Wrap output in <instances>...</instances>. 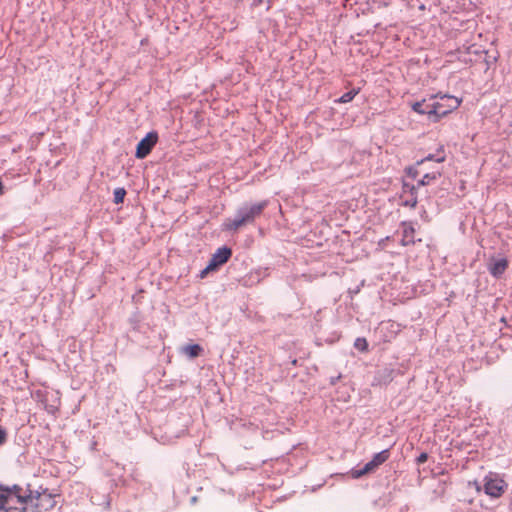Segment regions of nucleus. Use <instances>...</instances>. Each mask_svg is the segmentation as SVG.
Segmentation results:
<instances>
[{"label":"nucleus","instance_id":"ddd939ff","mask_svg":"<svg viewBox=\"0 0 512 512\" xmlns=\"http://www.w3.org/2000/svg\"><path fill=\"white\" fill-rule=\"evenodd\" d=\"M202 348L198 344L188 345L184 348V352L190 358H195L200 355Z\"/></svg>","mask_w":512,"mask_h":512},{"label":"nucleus","instance_id":"1a4fd4ad","mask_svg":"<svg viewBox=\"0 0 512 512\" xmlns=\"http://www.w3.org/2000/svg\"><path fill=\"white\" fill-rule=\"evenodd\" d=\"M401 199H402V205L410 207V208H415L417 205V202H418L416 192H415V187L405 184L403 186V192L401 195Z\"/></svg>","mask_w":512,"mask_h":512},{"label":"nucleus","instance_id":"5701e85b","mask_svg":"<svg viewBox=\"0 0 512 512\" xmlns=\"http://www.w3.org/2000/svg\"><path fill=\"white\" fill-rule=\"evenodd\" d=\"M475 488H476V491H481V486L478 484V483H475Z\"/></svg>","mask_w":512,"mask_h":512},{"label":"nucleus","instance_id":"6ab92c4d","mask_svg":"<svg viewBox=\"0 0 512 512\" xmlns=\"http://www.w3.org/2000/svg\"><path fill=\"white\" fill-rule=\"evenodd\" d=\"M7 440V433L6 431L0 427V445H3Z\"/></svg>","mask_w":512,"mask_h":512},{"label":"nucleus","instance_id":"0eeeda50","mask_svg":"<svg viewBox=\"0 0 512 512\" xmlns=\"http://www.w3.org/2000/svg\"><path fill=\"white\" fill-rule=\"evenodd\" d=\"M232 250L226 246L218 248L212 255L208 266L202 271V275H205L209 271L217 269L219 266L225 264L231 257Z\"/></svg>","mask_w":512,"mask_h":512},{"label":"nucleus","instance_id":"20e7f679","mask_svg":"<svg viewBox=\"0 0 512 512\" xmlns=\"http://www.w3.org/2000/svg\"><path fill=\"white\" fill-rule=\"evenodd\" d=\"M507 488V482L497 473L490 472L483 479V490L491 498L502 497Z\"/></svg>","mask_w":512,"mask_h":512},{"label":"nucleus","instance_id":"f3484780","mask_svg":"<svg viewBox=\"0 0 512 512\" xmlns=\"http://www.w3.org/2000/svg\"><path fill=\"white\" fill-rule=\"evenodd\" d=\"M427 460H428V454H427L426 452H423V453H421V454L416 458V463H417L418 465H420V464L425 463Z\"/></svg>","mask_w":512,"mask_h":512},{"label":"nucleus","instance_id":"f8f14e48","mask_svg":"<svg viewBox=\"0 0 512 512\" xmlns=\"http://www.w3.org/2000/svg\"><path fill=\"white\" fill-rule=\"evenodd\" d=\"M440 176V171H432L431 173H425L422 179L419 181V185H428L431 181L436 180Z\"/></svg>","mask_w":512,"mask_h":512},{"label":"nucleus","instance_id":"7ed1b4c3","mask_svg":"<svg viewBox=\"0 0 512 512\" xmlns=\"http://www.w3.org/2000/svg\"><path fill=\"white\" fill-rule=\"evenodd\" d=\"M55 496L47 491L30 492L28 494V504L24 506L26 512H50L56 507Z\"/></svg>","mask_w":512,"mask_h":512},{"label":"nucleus","instance_id":"4be33fe9","mask_svg":"<svg viewBox=\"0 0 512 512\" xmlns=\"http://www.w3.org/2000/svg\"><path fill=\"white\" fill-rule=\"evenodd\" d=\"M432 96H444V97H447V96H450V95L449 94L437 93V94H433Z\"/></svg>","mask_w":512,"mask_h":512},{"label":"nucleus","instance_id":"412c9836","mask_svg":"<svg viewBox=\"0 0 512 512\" xmlns=\"http://www.w3.org/2000/svg\"><path fill=\"white\" fill-rule=\"evenodd\" d=\"M353 98H344V97H341L338 99V102H341V103H346V102H349L351 101Z\"/></svg>","mask_w":512,"mask_h":512},{"label":"nucleus","instance_id":"a211bd4d","mask_svg":"<svg viewBox=\"0 0 512 512\" xmlns=\"http://www.w3.org/2000/svg\"><path fill=\"white\" fill-rule=\"evenodd\" d=\"M1 509H4L5 511H7V504H6V500H5L4 491H2V493L0 494V510Z\"/></svg>","mask_w":512,"mask_h":512},{"label":"nucleus","instance_id":"9d476101","mask_svg":"<svg viewBox=\"0 0 512 512\" xmlns=\"http://www.w3.org/2000/svg\"><path fill=\"white\" fill-rule=\"evenodd\" d=\"M401 226H402V233H403V236H402V239H401V244L403 246H407L409 244L414 243L415 229H414L412 223H410V222H403L401 224Z\"/></svg>","mask_w":512,"mask_h":512},{"label":"nucleus","instance_id":"f257e3e1","mask_svg":"<svg viewBox=\"0 0 512 512\" xmlns=\"http://www.w3.org/2000/svg\"><path fill=\"white\" fill-rule=\"evenodd\" d=\"M441 102L435 101L436 98H423L422 101L416 102L412 105L413 109L420 114H427L439 119L447 115L453 109H456L461 104V98H439Z\"/></svg>","mask_w":512,"mask_h":512},{"label":"nucleus","instance_id":"9b49d317","mask_svg":"<svg viewBox=\"0 0 512 512\" xmlns=\"http://www.w3.org/2000/svg\"><path fill=\"white\" fill-rule=\"evenodd\" d=\"M508 267V261L505 258L499 259L490 265L489 271L494 277L501 276Z\"/></svg>","mask_w":512,"mask_h":512},{"label":"nucleus","instance_id":"6e6552de","mask_svg":"<svg viewBox=\"0 0 512 512\" xmlns=\"http://www.w3.org/2000/svg\"><path fill=\"white\" fill-rule=\"evenodd\" d=\"M158 141V135L156 132H150L148 133L138 144L136 147V154L135 156L138 159H143L146 156H148L153 149V147L156 145Z\"/></svg>","mask_w":512,"mask_h":512},{"label":"nucleus","instance_id":"f03ea898","mask_svg":"<svg viewBox=\"0 0 512 512\" xmlns=\"http://www.w3.org/2000/svg\"><path fill=\"white\" fill-rule=\"evenodd\" d=\"M267 205L268 201L263 200L250 206L240 208L233 219H226L224 221L223 230L237 231L245 225L252 224L256 218L261 216Z\"/></svg>","mask_w":512,"mask_h":512},{"label":"nucleus","instance_id":"aec40b11","mask_svg":"<svg viewBox=\"0 0 512 512\" xmlns=\"http://www.w3.org/2000/svg\"><path fill=\"white\" fill-rule=\"evenodd\" d=\"M358 94V91L352 90L344 93L342 96L348 97V96H356Z\"/></svg>","mask_w":512,"mask_h":512},{"label":"nucleus","instance_id":"dca6fc26","mask_svg":"<svg viewBox=\"0 0 512 512\" xmlns=\"http://www.w3.org/2000/svg\"><path fill=\"white\" fill-rule=\"evenodd\" d=\"M445 160V155L444 153L442 152L440 156L436 157L434 155H428L426 158H424L423 160H421L420 162H418V165L421 166L423 165L424 163H426L427 161H435L437 163H441Z\"/></svg>","mask_w":512,"mask_h":512},{"label":"nucleus","instance_id":"423d86ee","mask_svg":"<svg viewBox=\"0 0 512 512\" xmlns=\"http://www.w3.org/2000/svg\"><path fill=\"white\" fill-rule=\"evenodd\" d=\"M390 456L388 449H385L375 454L371 461L366 463L362 469L352 470L351 475L353 478H360L368 473L375 471L381 464L386 462Z\"/></svg>","mask_w":512,"mask_h":512},{"label":"nucleus","instance_id":"4468645a","mask_svg":"<svg viewBox=\"0 0 512 512\" xmlns=\"http://www.w3.org/2000/svg\"><path fill=\"white\" fill-rule=\"evenodd\" d=\"M126 190L124 188H116L114 190V203L121 204L124 201Z\"/></svg>","mask_w":512,"mask_h":512},{"label":"nucleus","instance_id":"2eb2a0df","mask_svg":"<svg viewBox=\"0 0 512 512\" xmlns=\"http://www.w3.org/2000/svg\"><path fill=\"white\" fill-rule=\"evenodd\" d=\"M354 347L359 351L366 352L368 350V342L365 338L359 337L355 340Z\"/></svg>","mask_w":512,"mask_h":512},{"label":"nucleus","instance_id":"39448f33","mask_svg":"<svg viewBox=\"0 0 512 512\" xmlns=\"http://www.w3.org/2000/svg\"><path fill=\"white\" fill-rule=\"evenodd\" d=\"M4 491L5 500L7 504V512L10 510H19L20 512H26L28 504V495L23 492V489L14 486L12 489H2Z\"/></svg>","mask_w":512,"mask_h":512}]
</instances>
